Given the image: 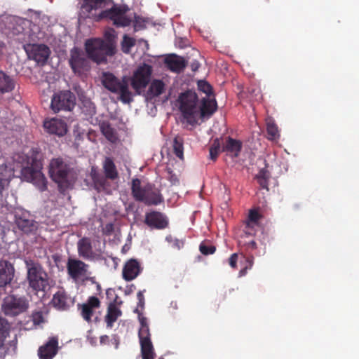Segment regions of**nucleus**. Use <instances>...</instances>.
<instances>
[{
  "label": "nucleus",
  "instance_id": "obj_1",
  "mask_svg": "<svg viewBox=\"0 0 359 359\" xmlns=\"http://www.w3.org/2000/svg\"><path fill=\"white\" fill-rule=\"evenodd\" d=\"M107 0H82L79 14L83 18H90L99 22L103 19H109L116 27L129 26L132 20L127 16L129 7L126 5L114 4L111 8H104Z\"/></svg>",
  "mask_w": 359,
  "mask_h": 359
},
{
  "label": "nucleus",
  "instance_id": "obj_2",
  "mask_svg": "<svg viewBox=\"0 0 359 359\" xmlns=\"http://www.w3.org/2000/svg\"><path fill=\"white\" fill-rule=\"evenodd\" d=\"M179 100L182 116L190 125L196 124L198 116L210 117L217 109V101L214 97H203L198 105V97L196 93L192 90L182 93Z\"/></svg>",
  "mask_w": 359,
  "mask_h": 359
},
{
  "label": "nucleus",
  "instance_id": "obj_3",
  "mask_svg": "<svg viewBox=\"0 0 359 359\" xmlns=\"http://www.w3.org/2000/svg\"><path fill=\"white\" fill-rule=\"evenodd\" d=\"M48 172L53 181L57 184L60 191L64 192L70 188L74 181V172L70 165L62 158L51 159Z\"/></svg>",
  "mask_w": 359,
  "mask_h": 359
},
{
  "label": "nucleus",
  "instance_id": "obj_4",
  "mask_svg": "<svg viewBox=\"0 0 359 359\" xmlns=\"http://www.w3.org/2000/svg\"><path fill=\"white\" fill-rule=\"evenodd\" d=\"M131 194L136 201L147 205H157L163 202V197L158 188L149 183L142 187L138 178L132 180Z\"/></svg>",
  "mask_w": 359,
  "mask_h": 359
},
{
  "label": "nucleus",
  "instance_id": "obj_5",
  "mask_svg": "<svg viewBox=\"0 0 359 359\" xmlns=\"http://www.w3.org/2000/svg\"><path fill=\"white\" fill-rule=\"evenodd\" d=\"M88 58L97 64L107 62V56L115 54V46L111 41H106L99 38L90 39L85 42Z\"/></svg>",
  "mask_w": 359,
  "mask_h": 359
},
{
  "label": "nucleus",
  "instance_id": "obj_6",
  "mask_svg": "<svg viewBox=\"0 0 359 359\" xmlns=\"http://www.w3.org/2000/svg\"><path fill=\"white\" fill-rule=\"evenodd\" d=\"M42 162L38 157L28 158L27 165L21 168L20 174L23 180L32 182L39 190L43 191L47 189V181L41 172Z\"/></svg>",
  "mask_w": 359,
  "mask_h": 359
},
{
  "label": "nucleus",
  "instance_id": "obj_7",
  "mask_svg": "<svg viewBox=\"0 0 359 359\" xmlns=\"http://www.w3.org/2000/svg\"><path fill=\"white\" fill-rule=\"evenodd\" d=\"M129 78H116L112 73L104 72L102 76V83L108 90L119 95L120 100L125 104L133 102V95L128 88Z\"/></svg>",
  "mask_w": 359,
  "mask_h": 359
},
{
  "label": "nucleus",
  "instance_id": "obj_8",
  "mask_svg": "<svg viewBox=\"0 0 359 359\" xmlns=\"http://www.w3.org/2000/svg\"><path fill=\"white\" fill-rule=\"evenodd\" d=\"M27 279L34 291H45L49 285L48 276L41 265L33 260H26Z\"/></svg>",
  "mask_w": 359,
  "mask_h": 359
},
{
  "label": "nucleus",
  "instance_id": "obj_9",
  "mask_svg": "<svg viewBox=\"0 0 359 359\" xmlns=\"http://www.w3.org/2000/svg\"><path fill=\"white\" fill-rule=\"evenodd\" d=\"M29 301L25 296L8 294L4 297L1 304V311L9 317H15L27 311Z\"/></svg>",
  "mask_w": 359,
  "mask_h": 359
},
{
  "label": "nucleus",
  "instance_id": "obj_10",
  "mask_svg": "<svg viewBox=\"0 0 359 359\" xmlns=\"http://www.w3.org/2000/svg\"><path fill=\"white\" fill-rule=\"evenodd\" d=\"M152 71V67L147 64L139 66L135 70L130 79V84L137 94H140L141 90L150 82Z\"/></svg>",
  "mask_w": 359,
  "mask_h": 359
},
{
  "label": "nucleus",
  "instance_id": "obj_11",
  "mask_svg": "<svg viewBox=\"0 0 359 359\" xmlns=\"http://www.w3.org/2000/svg\"><path fill=\"white\" fill-rule=\"evenodd\" d=\"M75 106V96L69 90L61 91L53 95L50 108L55 112L71 111Z\"/></svg>",
  "mask_w": 359,
  "mask_h": 359
},
{
  "label": "nucleus",
  "instance_id": "obj_12",
  "mask_svg": "<svg viewBox=\"0 0 359 359\" xmlns=\"http://www.w3.org/2000/svg\"><path fill=\"white\" fill-rule=\"evenodd\" d=\"M69 62L70 67L75 73L88 71L90 68L89 60L86 58L84 53L78 48H74L71 50Z\"/></svg>",
  "mask_w": 359,
  "mask_h": 359
},
{
  "label": "nucleus",
  "instance_id": "obj_13",
  "mask_svg": "<svg viewBox=\"0 0 359 359\" xmlns=\"http://www.w3.org/2000/svg\"><path fill=\"white\" fill-rule=\"evenodd\" d=\"M77 306L83 319L88 323H90L95 310L101 306V302L97 297L91 296L88 297L86 302L78 304Z\"/></svg>",
  "mask_w": 359,
  "mask_h": 359
},
{
  "label": "nucleus",
  "instance_id": "obj_14",
  "mask_svg": "<svg viewBox=\"0 0 359 359\" xmlns=\"http://www.w3.org/2000/svg\"><path fill=\"white\" fill-rule=\"evenodd\" d=\"M29 58L38 64L44 65L50 53L49 48L44 44H32L27 49Z\"/></svg>",
  "mask_w": 359,
  "mask_h": 359
},
{
  "label": "nucleus",
  "instance_id": "obj_15",
  "mask_svg": "<svg viewBox=\"0 0 359 359\" xmlns=\"http://www.w3.org/2000/svg\"><path fill=\"white\" fill-rule=\"evenodd\" d=\"M88 268V265L81 260L70 258L67 261V273L69 276L75 280L86 276Z\"/></svg>",
  "mask_w": 359,
  "mask_h": 359
},
{
  "label": "nucleus",
  "instance_id": "obj_16",
  "mask_svg": "<svg viewBox=\"0 0 359 359\" xmlns=\"http://www.w3.org/2000/svg\"><path fill=\"white\" fill-rule=\"evenodd\" d=\"M140 262L136 259H128L123 265L122 276L126 281L135 279L142 271Z\"/></svg>",
  "mask_w": 359,
  "mask_h": 359
},
{
  "label": "nucleus",
  "instance_id": "obj_17",
  "mask_svg": "<svg viewBox=\"0 0 359 359\" xmlns=\"http://www.w3.org/2000/svg\"><path fill=\"white\" fill-rule=\"evenodd\" d=\"M58 338L52 337L48 341L41 346L38 350V355L40 359H52L58 351Z\"/></svg>",
  "mask_w": 359,
  "mask_h": 359
},
{
  "label": "nucleus",
  "instance_id": "obj_18",
  "mask_svg": "<svg viewBox=\"0 0 359 359\" xmlns=\"http://www.w3.org/2000/svg\"><path fill=\"white\" fill-rule=\"evenodd\" d=\"M43 127L47 133L59 137L64 136L67 132L66 123L61 119L55 118L44 121Z\"/></svg>",
  "mask_w": 359,
  "mask_h": 359
},
{
  "label": "nucleus",
  "instance_id": "obj_19",
  "mask_svg": "<svg viewBox=\"0 0 359 359\" xmlns=\"http://www.w3.org/2000/svg\"><path fill=\"white\" fill-rule=\"evenodd\" d=\"M14 273L15 269L11 263L6 260L0 261V288L11 283Z\"/></svg>",
  "mask_w": 359,
  "mask_h": 359
},
{
  "label": "nucleus",
  "instance_id": "obj_20",
  "mask_svg": "<svg viewBox=\"0 0 359 359\" xmlns=\"http://www.w3.org/2000/svg\"><path fill=\"white\" fill-rule=\"evenodd\" d=\"M164 63L166 67L172 72L180 73L187 67V61L180 56L171 54L165 57Z\"/></svg>",
  "mask_w": 359,
  "mask_h": 359
},
{
  "label": "nucleus",
  "instance_id": "obj_21",
  "mask_svg": "<svg viewBox=\"0 0 359 359\" xmlns=\"http://www.w3.org/2000/svg\"><path fill=\"white\" fill-rule=\"evenodd\" d=\"M51 302L53 307L60 311L69 309L70 305L73 304L71 297L64 290L57 291L53 295Z\"/></svg>",
  "mask_w": 359,
  "mask_h": 359
},
{
  "label": "nucleus",
  "instance_id": "obj_22",
  "mask_svg": "<svg viewBox=\"0 0 359 359\" xmlns=\"http://www.w3.org/2000/svg\"><path fill=\"white\" fill-rule=\"evenodd\" d=\"M243 147V142L239 140L227 137L222 146V151L231 155L232 157H238Z\"/></svg>",
  "mask_w": 359,
  "mask_h": 359
},
{
  "label": "nucleus",
  "instance_id": "obj_23",
  "mask_svg": "<svg viewBox=\"0 0 359 359\" xmlns=\"http://www.w3.org/2000/svg\"><path fill=\"white\" fill-rule=\"evenodd\" d=\"M79 255L85 259H90L94 257L91 240L89 238L83 237L77 243Z\"/></svg>",
  "mask_w": 359,
  "mask_h": 359
},
{
  "label": "nucleus",
  "instance_id": "obj_24",
  "mask_svg": "<svg viewBox=\"0 0 359 359\" xmlns=\"http://www.w3.org/2000/svg\"><path fill=\"white\" fill-rule=\"evenodd\" d=\"M165 85L163 81L159 79L153 80L147 91V99L151 100L161 95L165 92Z\"/></svg>",
  "mask_w": 359,
  "mask_h": 359
},
{
  "label": "nucleus",
  "instance_id": "obj_25",
  "mask_svg": "<svg viewBox=\"0 0 359 359\" xmlns=\"http://www.w3.org/2000/svg\"><path fill=\"white\" fill-rule=\"evenodd\" d=\"M122 311L117 307L114 302H111L107 307V315L105 316V322L108 327H112L114 323L121 316Z\"/></svg>",
  "mask_w": 359,
  "mask_h": 359
},
{
  "label": "nucleus",
  "instance_id": "obj_26",
  "mask_svg": "<svg viewBox=\"0 0 359 359\" xmlns=\"http://www.w3.org/2000/svg\"><path fill=\"white\" fill-rule=\"evenodd\" d=\"M15 88L14 80L0 70V95L12 92Z\"/></svg>",
  "mask_w": 359,
  "mask_h": 359
},
{
  "label": "nucleus",
  "instance_id": "obj_27",
  "mask_svg": "<svg viewBox=\"0 0 359 359\" xmlns=\"http://www.w3.org/2000/svg\"><path fill=\"white\" fill-rule=\"evenodd\" d=\"M90 177L93 187L97 192H101L106 189V177H104L102 175L97 172L94 168L91 169Z\"/></svg>",
  "mask_w": 359,
  "mask_h": 359
},
{
  "label": "nucleus",
  "instance_id": "obj_28",
  "mask_svg": "<svg viewBox=\"0 0 359 359\" xmlns=\"http://www.w3.org/2000/svg\"><path fill=\"white\" fill-rule=\"evenodd\" d=\"M168 223L167 217L161 212L152 211L146 215V224H168Z\"/></svg>",
  "mask_w": 359,
  "mask_h": 359
},
{
  "label": "nucleus",
  "instance_id": "obj_29",
  "mask_svg": "<svg viewBox=\"0 0 359 359\" xmlns=\"http://www.w3.org/2000/svg\"><path fill=\"white\" fill-rule=\"evenodd\" d=\"M11 215L14 218L15 224H34L31 215L26 210L17 209Z\"/></svg>",
  "mask_w": 359,
  "mask_h": 359
},
{
  "label": "nucleus",
  "instance_id": "obj_30",
  "mask_svg": "<svg viewBox=\"0 0 359 359\" xmlns=\"http://www.w3.org/2000/svg\"><path fill=\"white\" fill-rule=\"evenodd\" d=\"M103 169L107 179L111 180H116L118 177V173L113 160L107 157L103 163Z\"/></svg>",
  "mask_w": 359,
  "mask_h": 359
},
{
  "label": "nucleus",
  "instance_id": "obj_31",
  "mask_svg": "<svg viewBox=\"0 0 359 359\" xmlns=\"http://www.w3.org/2000/svg\"><path fill=\"white\" fill-rule=\"evenodd\" d=\"M142 359H154V348L151 340H144L140 342Z\"/></svg>",
  "mask_w": 359,
  "mask_h": 359
},
{
  "label": "nucleus",
  "instance_id": "obj_32",
  "mask_svg": "<svg viewBox=\"0 0 359 359\" xmlns=\"http://www.w3.org/2000/svg\"><path fill=\"white\" fill-rule=\"evenodd\" d=\"M267 138L270 140H275L279 138L280 134L278 128L271 118L266 119Z\"/></svg>",
  "mask_w": 359,
  "mask_h": 359
},
{
  "label": "nucleus",
  "instance_id": "obj_33",
  "mask_svg": "<svg viewBox=\"0 0 359 359\" xmlns=\"http://www.w3.org/2000/svg\"><path fill=\"white\" fill-rule=\"evenodd\" d=\"M94 237L97 239L104 238L111 235L114 231V226H97L93 229Z\"/></svg>",
  "mask_w": 359,
  "mask_h": 359
},
{
  "label": "nucleus",
  "instance_id": "obj_34",
  "mask_svg": "<svg viewBox=\"0 0 359 359\" xmlns=\"http://www.w3.org/2000/svg\"><path fill=\"white\" fill-rule=\"evenodd\" d=\"M9 329L7 320L0 317V350H4V341L9 336Z\"/></svg>",
  "mask_w": 359,
  "mask_h": 359
},
{
  "label": "nucleus",
  "instance_id": "obj_35",
  "mask_svg": "<svg viewBox=\"0 0 359 359\" xmlns=\"http://www.w3.org/2000/svg\"><path fill=\"white\" fill-rule=\"evenodd\" d=\"M101 132L103 135L111 142H116L117 135L115 130L108 123H102L100 126Z\"/></svg>",
  "mask_w": 359,
  "mask_h": 359
},
{
  "label": "nucleus",
  "instance_id": "obj_36",
  "mask_svg": "<svg viewBox=\"0 0 359 359\" xmlns=\"http://www.w3.org/2000/svg\"><path fill=\"white\" fill-rule=\"evenodd\" d=\"M255 178L257 179V182L262 189H264L269 191V180L270 178V173L266 169H261L256 175Z\"/></svg>",
  "mask_w": 359,
  "mask_h": 359
},
{
  "label": "nucleus",
  "instance_id": "obj_37",
  "mask_svg": "<svg viewBox=\"0 0 359 359\" xmlns=\"http://www.w3.org/2000/svg\"><path fill=\"white\" fill-rule=\"evenodd\" d=\"M184 140L182 137L176 136L173 140V152L180 159L184 158Z\"/></svg>",
  "mask_w": 359,
  "mask_h": 359
},
{
  "label": "nucleus",
  "instance_id": "obj_38",
  "mask_svg": "<svg viewBox=\"0 0 359 359\" xmlns=\"http://www.w3.org/2000/svg\"><path fill=\"white\" fill-rule=\"evenodd\" d=\"M11 175V169L6 164H0V187L4 189V185L8 184V180Z\"/></svg>",
  "mask_w": 359,
  "mask_h": 359
},
{
  "label": "nucleus",
  "instance_id": "obj_39",
  "mask_svg": "<svg viewBox=\"0 0 359 359\" xmlns=\"http://www.w3.org/2000/svg\"><path fill=\"white\" fill-rule=\"evenodd\" d=\"M135 43L136 40L134 38L130 37L127 34H124L121 42L122 51L126 54L129 53L131 48L135 46Z\"/></svg>",
  "mask_w": 359,
  "mask_h": 359
},
{
  "label": "nucleus",
  "instance_id": "obj_40",
  "mask_svg": "<svg viewBox=\"0 0 359 359\" xmlns=\"http://www.w3.org/2000/svg\"><path fill=\"white\" fill-rule=\"evenodd\" d=\"M221 151H222V147H221L220 140L216 138L210 147V158L215 161Z\"/></svg>",
  "mask_w": 359,
  "mask_h": 359
},
{
  "label": "nucleus",
  "instance_id": "obj_41",
  "mask_svg": "<svg viewBox=\"0 0 359 359\" xmlns=\"http://www.w3.org/2000/svg\"><path fill=\"white\" fill-rule=\"evenodd\" d=\"M197 86L198 89L206 95L205 97H209L213 95L212 88L207 81L203 80L198 81Z\"/></svg>",
  "mask_w": 359,
  "mask_h": 359
},
{
  "label": "nucleus",
  "instance_id": "obj_42",
  "mask_svg": "<svg viewBox=\"0 0 359 359\" xmlns=\"http://www.w3.org/2000/svg\"><path fill=\"white\" fill-rule=\"evenodd\" d=\"M263 217V215L261 212V209L259 208H256L250 210L249 214H248V220L251 222H259L262 218Z\"/></svg>",
  "mask_w": 359,
  "mask_h": 359
},
{
  "label": "nucleus",
  "instance_id": "obj_43",
  "mask_svg": "<svg viewBox=\"0 0 359 359\" xmlns=\"http://www.w3.org/2000/svg\"><path fill=\"white\" fill-rule=\"evenodd\" d=\"M165 240L170 244L172 246L177 250H180L183 247L184 244V239H177L172 236V235H168L166 236Z\"/></svg>",
  "mask_w": 359,
  "mask_h": 359
},
{
  "label": "nucleus",
  "instance_id": "obj_44",
  "mask_svg": "<svg viewBox=\"0 0 359 359\" xmlns=\"http://www.w3.org/2000/svg\"><path fill=\"white\" fill-rule=\"evenodd\" d=\"M199 250L201 254L204 255H209L215 253L216 248L214 245H207L204 243H201L199 246Z\"/></svg>",
  "mask_w": 359,
  "mask_h": 359
},
{
  "label": "nucleus",
  "instance_id": "obj_45",
  "mask_svg": "<svg viewBox=\"0 0 359 359\" xmlns=\"http://www.w3.org/2000/svg\"><path fill=\"white\" fill-rule=\"evenodd\" d=\"M140 342L144 340H151V334L149 327H140L138 332Z\"/></svg>",
  "mask_w": 359,
  "mask_h": 359
},
{
  "label": "nucleus",
  "instance_id": "obj_46",
  "mask_svg": "<svg viewBox=\"0 0 359 359\" xmlns=\"http://www.w3.org/2000/svg\"><path fill=\"white\" fill-rule=\"evenodd\" d=\"M32 320L33 321V324L36 326L39 325L41 323H44V318L43 313L41 311H34L32 314Z\"/></svg>",
  "mask_w": 359,
  "mask_h": 359
},
{
  "label": "nucleus",
  "instance_id": "obj_47",
  "mask_svg": "<svg viewBox=\"0 0 359 359\" xmlns=\"http://www.w3.org/2000/svg\"><path fill=\"white\" fill-rule=\"evenodd\" d=\"M135 313H136L138 315V319L140 323V327H149L148 323H147V318L142 316L141 311L139 310L138 308H136L134 311Z\"/></svg>",
  "mask_w": 359,
  "mask_h": 359
},
{
  "label": "nucleus",
  "instance_id": "obj_48",
  "mask_svg": "<svg viewBox=\"0 0 359 359\" xmlns=\"http://www.w3.org/2000/svg\"><path fill=\"white\" fill-rule=\"evenodd\" d=\"M145 290L139 291L137 294V297L138 299V302H137V308L138 309L141 308L142 309H143L144 308L145 299H144V296L143 294V292Z\"/></svg>",
  "mask_w": 359,
  "mask_h": 359
},
{
  "label": "nucleus",
  "instance_id": "obj_49",
  "mask_svg": "<svg viewBox=\"0 0 359 359\" xmlns=\"http://www.w3.org/2000/svg\"><path fill=\"white\" fill-rule=\"evenodd\" d=\"M255 226H245L243 233L246 236V237L250 236H254L255 234Z\"/></svg>",
  "mask_w": 359,
  "mask_h": 359
},
{
  "label": "nucleus",
  "instance_id": "obj_50",
  "mask_svg": "<svg viewBox=\"0 0 359 359\" xmlns=\"http://www.w3.org/2000/svg\"><path fill=\"white\" fill-rule=\"evenodd\" d=\"M237 261L238 255L237 253H233L231 255V257L229 259V264L233 269H236L237 266Z\"/></svg>",
  "mask_w": 359,
  "mask_h": 359
},
{
  "label": "nucleus",
  "instance_id": "obj_51",
  "mask_svg": "<svg viewBox=\"0 0 359 359\" xmlns=\"http://www.w3.org/2000/svg\"><path fill=\"white\" fill-rule=\"evenodd\" d=\"M37 156L38 158L41 161V157H40V154L39 152L37 151H32V154L30 156H25V157H22V159L24 160L25 158V161L22 163V168H23V166H25L27 165V162L28 161V158H31L32 156Z\"/></svg>",
  "mask_w": 359,
  "mask_h": 359
},
{
  "label": "nucleus",
  "instance_id": "obj_52",
  "mask_svg": "<svg viewBox=\"0 0 359 359\" xmlns=\"http://www.w3.org/2000/svg\"><path fill=\"white\" fill-rule=\"evenodd\" d=\"M109 337L107 335H102L100 337V344H107L109 342Z\"/></svg>",
  "mask_w": 359,
  "mask_h": 359
},
{
  "label": "nucleus",
  "instance_id": "obj_53",
  "mask_svg": "<svg viewBox=\"0 0 359 359\" xmlns=\"http://www.w3.org/2000/svg\"><path fill=\"white\" fill-rule=\"evenodd\" d=\"M248 245L249 247H250L252 249H256L257 248V243H255V241H250L249 243H248Z\"/></svg>",
  "mask_w": 359,
  "mask_h": 359
},
{
  "label": "nucleus",
  "instance_id": "obj_54",
  "mask_svg": "<svg viewBox=\"0 0 359 359\" xmlns=\"http://www.w3.org/2000/svg\"><path fill=\"white\" fill-rule=\"evenodd\" d=\"M247 262L249 264V267L251 268L252 266V264H253V257H248L247 258Z\"/></svg>",
  "mask_w": 359,
  "mask_h": 359
},
{
  "label": "nucleus",
  "instance_id": "obj_55",
  "mask_svg": "<svg viewBox=\"0 0 359 359\" xmlns=\"http://www.w3.org/2000/svg\"><path fill=\"white\" fill-rule=\"evenodd\" d=\"M29 226H25V225H23V226H18V229L22 231H25L26 230V229L27 227H29Z\"/></svg>",
  "mask_w": 359,
  "mask_h": 359
},
{
  "label": "nucleus",
  "instance_id": "obj_56",
  "mask_svg": "<svg viewBox=\"0 0 359 359\" xmlns=\"http://www.w3.org/2000/svg\"><path fill=\"white\" fill-rule=\"evenodd\" d=\"M5 355H6V351H1V350H0V359H4Z\"/></svg>",
  "mask_w": 359,
  "mask_h": 359
},
{
  "label": "nucleus",
  "instance_id": "obj_57",
  "mask_svg": "<svg viewBox=\"0 0 359 359\" xmlns=\"http://www.w3.org/2000/svg\"><path fill=\"white\" fill-rule=\"evenodd\" d=\"M153 227L158 229H162L165 228L166 226H152Z\"/></svg>",
  "mask_w": 359,
  "mask_h": 359
},
{
  "label": "nucleus",
  "instance_id": "obj_58",
  "mask_svg": "<svg viewBox=\"0 0 359 359\" xmlns=\"http://www.w3.org/2000/svg\"><path fill=\"white\" fill-rule=\"evenodd\" d=\"M198 214H200V212H195V213H194V215H198Z\"/></svg>",
  "mask_w": 359,
  "mask_h": 359
},
{
  "label": "nucleus",
  "instance_id": "obj_59",
  "mask_svg": "<svg viewBox=\"0 0 359 359\" xmlns=\"http://www.w3.org/2000/svg\"><path fill=\"white\" fill-rule=\"evenodd\" d=\"M159 359H163V358H159Z\"/></svg>",
  "mask_w": 359,
  "mask_h": 359
}]
</instances>
